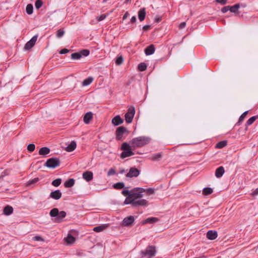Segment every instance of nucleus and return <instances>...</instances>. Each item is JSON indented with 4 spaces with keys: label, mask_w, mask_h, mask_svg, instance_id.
I'll use <instances>...</instances> for the list:
<instances>
[{
    "label": "nucleus",
    "mask_w": 258,
    "mask_h": 258,
    "mask_svg": "<svg viewBox=\"0 0 258 258\" xmlns=\"http://www.w3.org/2000/svg\"><path fill=\"white\" fill-rule=\"evenodd\" d=\"M145 192V189L143 187H137L133 188L131 190L123 189L121 191L122 195L130 194L133 199L138 200L141 199L143 197V192Z\"/></svg>",
    "instance_id": "1"
},
{
    "label": "nucleus",
    "mask_w": 258,
    "mask_h": 258,
    "mask_svg": "<svg viewBox=\"0 0 258 258\" xmlns=\"http://www.w3.org/2000/svg\"><path fill=\"white\" fill-rule=\"evenodd\" d=\"M151 139L146 136H140L133 138L130 141V144L132 146L135 148H140L148 144L151 141Z\"/></svg>",
    "instance_id": "2"
},
{
    "label": "nucleus",
    "mask_w": 258,
    "mask_h": 258,
    "mask_svg": "<svg viewBox=\"0 0 258 258\" xmlns=\"http://www.w3.org/2000/svg\"><path fill=\"white\" fill-rule=\"evenodd\" d=\"M120 150L122 151V153L120 155V157L121 159H124L126 157H130L135 154L133 151L130 143L127 142H123L122 143Z\"/></svg>",
    "instance_id": "3"
},
{
    "label": "nucleus",
    "mask_w": 258,
    "mask_h": 258,
    "mask_svg": "<svg viewBox=\"0 0 258 258\" xmlns=\"http://www.w3.org/2000/svg\"><path fill=\"white\" fill-rule=\"evenodd\" d=\"M156 247L155 245H148L145 250L140 252L141 258H152L156 254Z\"/></svg>",
    "instance_id": "4"
},
{
    "label": "nucleus",
    "mask_w": 258,
    "mask_h": 258,
    "mask_svg": "<svg viewBox=\"0 0 258 258\" xmlns=\"http://www.w3.org/2000/svg\"><path fill=\"white\" fill-rule=\"evenodd\" d=\"M49 215L52 218H54V221L56 222H61L62 219L67 215V213L64 211H59L56 208H53L49 212Z\"/></svg>",
    "instance_id": "5"
},
{
    "label": "nucleus",
    "mask_w": 258,
    "mask_h": 258,
    "mask_svg": "<svg viewBox=\"0 0 258 258\" xmlns=\"http://www.w3.org/2000/svg\"><path fill=\"white\" fill-rule=\"evenodd\" d=\"M130 132L124 126H120L115 131V139L118 141H122L125 139Z\"/></svg>",
    "instance_id": "6"
},
{
    "label": "nucleus",
    "mask_w": 258,
    "mask_h": 258,
    "mask_svg": "<svg viewBox=\"0 0 258 258\" xmlns=\"http://www.w3.org/2000/svg\"><path fill=\"white\" fill-rule=\"evenodd\" d=\"M60 163L59 159L56 157L48 158L44 163V166L54 169L59 166Z\"/></svg>",
    "instance_id": "7"
},
{
    "label": "nucleus",
    "mask_w": 258,
    "mask_h": 258,
    "mask_svg": "<svg viewBox=\"0 0 258 258\" xmlns=\"http://www.w3.org/2000/svg\"><path fill=\"white\" fill-rule=\"evenodd\" d=\"M90 50L87 49H83L79 52L72 53L71 57L72 59L78 60L83 57H87L90 54Z\"/></svg>",
    "instance_id": "8"
},
{
    "label": "nucleus",
    "mask_w": 258,
    "mask_h": 258,
    "mask_svg": "<svg viewBox=\"0 0 258 258\" xmlns=\"http://www.w3.org/2000/svg\"><path fill=\"white\" fill-rule=\"evenodd\" d=\"M135 112V108L134 106H131L128 108L127 112L124 115V118L126 123H131L133 121Z\"/></svg>",
    "instance_id": "9"
},
{
    "label": "nucleus",
    "mask_w": 258,
    "mask_h": 258,
    "mask_svg": "<svg viewBox=\"0 0 258 258\" xmlns=\"http://www.w3.org/2000/svg\"><path fill=\"white\" fill-rule=\"evenodd\" d=\"M135 221V217L133 216H129L125 217L121 222V225L122 226L131 227Z\"/></svg>",
    "instance_id": "10"
},
{
    "label": "nucleus",
    "mask_w": 258,
    "mask_h": 258,
    "mask_svg": "<svg viewBox=\"0 0 258 258\" xmlns=\"http://www.w3.org/2000/svg\"><path fill=\"white\" fill-rule=\"evenodd\" d=\"M141 173V171L135 167L130 168L129 171L125 175L128 178L137 177Z\"/></svg>",
    "instance_id": "11"
},
{
    "label": "nucleus",
    "mask_w": 258,
    "mask_h": 258,
    "mask_svg": "<svg viewBox=\"0 0 258 258\" xmlns=\"http://www.w3.org/2000/svg\"><path fill=\"white\" fill-rule=\"evenodd\" d=\"M38 38V35L33 36L31 39L28 41L25 45L24 49L25 50L31 49L35 45Z\"/></svg>",
    "instance_id": "12"
},
{
    "label": "nucleus",
    "mask_w": 258,
    "mask_h": 258,
    "mask_svg": "<svg viewBox=\"0 0 258 258\" xmlns=\"http://www.w3.org/2000/svg\"><path fill=\"white\" fill-rule=\"evenodd\" d=\"M62 194L61 191L59 189H56L53 191H52L49 196V198H51L52 199L58 200L60 199L61 197Z\"/></svg>",
    "instance_id": "13"
},
{
    "label": "nucleus",
    "mask_w": 258,
    "mask_h": 258,
    "mask_svg": "<svg viewBox=\"0 0 258 258\" xmlns=\"http://www.w3.org/2000/svg\"><path fill=\"white\" fill-rule=\"evenodd\" d=\"M148 201L145 199H138L134 200V205L133 208H136L138 206H147L148 205Z\"/></svg>",
    "instance_id": "14"
},
{
    "label": "nucleus",
    "mask_w": 258,
    "mask_h": 258,
    "mask_svg": "<svg viewBox=\"0 0 258 258\" xmlns=\"http://www.w3.org/2000/svg\"><path fill=\"white\" fill-rule=\"evenodd\" d=\"M155 51V45L153 44H150L144 49V52L147 56L153 54Z\"/></svg>",
    "instance_id": "15"
},
{
    "label": "nucleus",
    "mask_w": 258,
    "mask_h": 258,
    "mask_svg": "<svg viewBox=\"0 0 258 258\" xmlns=\"http://www.w3.org/2000/svg\"><path fill=\"white\" fill-rule=\"evenodd\" d=\"M83 178L86 181H91L93 178V173L90 171H86L83 173Z\"/></svg>",
    "instance_id": "16"
},
{
    "label": "nucleus",
    "mask_w": 258,
    "mask_h": 258,
    "mask_svg": "<svg viewBox=\"0 0 258 258\" xmlns=\"http://www.w3.org/2000/svg\"><path fill=\"white\" fill-rule=\"evenodd\" d=\"M112 123L114 126H118L121 124L123 122V119L119 115L115 116L111 121Z\"/></svg>",
    "instance_id": "17"
},
{
    "label": "nucleus",
    "mask_w": 258,
    "mask_h": 258,
    "mask_svg": "<svg viewBox=\"0 0 258 258\" xmlns=\"http://www.w3.org/2000/svg\"><path fill=\"white\" fill-rule=\"evenodd\" d=\"M218 236V233L215 230H210L207 232V238L210 240H214Z\"/></svg>",
    "instance_id": "18"
},
{
    "label": "nucleus",
    "mask_w": 258,
    "mask_h": 258,
    "mask_svg": "<svg viewBox=\"0 0 258 258\" xmlns=\"http://www.w3.org/2000/svg\"><path fill=\"white\" fill-rule=\"evenodd\" d=\"M64 240L68 245H71L76 241V238L71 233H68L67 236L64 238Z\"/></svg>",
    "instance_id": "19"
},
{
    "label": "nucleus",
    "mask_w": 258,
    "mask_h": 258,
    "mask_svg": "<svg viewBox=\"0 0 258 258\" xmlns=\"http://www.w3.org/2000/svg\"><path fill=\"white\" fill-rule=\"evenodd\" d=\"M93 113L91 111H89L85 114L83 118L84 122L86 124H89L90 122V121L93 118Z\"/></svg>",
    "instance_id": "20"
},
{
    "label": "nucleus",
    "mask_w": 258,
    "mask_h": 258,
    "mask_svg": "<svg viewBox=\"0 0 258 258\" xmlns=\"http://www.w3.org/2000/svg\"><path fill=\"white\" fill-rule=\"evenodd\" d=\"M225 172V169L224 168L223 166H220L218 167L215 172V176L217 178H221L223 175L224 174Z\"/></svg>",
    "instance_id": "21"
},
{
    "label": "nucleus",
    "mask_w": 258,
    "mask_h": 258,
    "mask_svg": "<svg viewBox=\"0 0 258 258\" xmlns=\"http://www.w3.org/2000/svg\"><path fill=\"white\" fill-rule=\"evenodd\" d=\"M159 221V219L156 217H149L143 220L142 222V225H145L148 223L153 224Z\"/></svg>",
    "instance_id": "22"
},
{
    "label": "nucleus",
    "mask_w": 258,
    "mask_h": 258,
    "mask_svg": "<svg viewBox=\"0 0 258 258\" xmlns=\"http://www.w3.org/2000/svg\"><path fill=\"white\" fill-rule=\"evenodd\" d=\"M146 15V9L145 8H141L138 11V18L139 20L142 22L145 19Z\"/></svg>",
    "instance_id": "23"
},
{
    "label": "nucleus",
    "mask_w": 258,
    "mask_h": 258,
    "mask_svg": "<svg viewBox=\"0 0 258 258\" xmlns=\"http://www.w3.org/2000/svg\"><path fill=\"white\" fill-rule=\"evenodd\" d=\"M123 196L126 197V199L123 202V205H132V207H133L135 199H133L130 194H126Z\"/></svg>",
    "instance_id": "24"
},
{
    "label": "nucleus",
    "mask_w": 258,
    "mask_h": 258,
    "mask_svg": "<svg viewBox=\"0 0 258 258\" xmlns=\"http://www.w3.org/2000/svg\"><path fill=\"white\" fill-rule=\"evenodd\" d=\"M13 212V208L9 205L6 206L3 209V214L6 216H9Z\"/></svg>",
    "instance_id": "25"
},
{
    "label": "nucleus",
    "mask_w": 258,
    "mask_h": 258,
    "mask_svg": "<svg viewBox=\"0 0 258 258\" xmlns=\"http://www.w3.org/2000/svg\"><path fill=\"white\" fill-rule=\"evenodd\" d=\"M108 224H103L93 228V231L96 232H100L108 227Z\"/></svg>",
    "instance_id": "26"
},
{
    "label": "nucleus",
    "mask_w": 258,
    "mask_h": 258,
    "mask_svg": "<svg viewBox=\"0 0 258 258\" xmlns=\"http://www.w3.org/2000/svg\"><path fill=\"white\" fill-rule=\"evenodd\" d=\"M76 147V142L75 141H72L66 147V150L68 152H71L75 150Z\"/></svg>",
    "instance_id": "27"
},
{
    "label": "nucleus",
    "mask_w": 258,
    "mask_h": 258,
    "mask_svg": "<svg viewBox=\"0 0 258 258\" xmlns=\"http://www.w3.org/2000/svg\"><path fill=\"white\" fill-rule=\"evenodd\" d=\"M258 118V115L253 116L251 117H250L247 121H246L245 125V131H247V126L250 125L252 124Z\"/></svg>",
    "instance_id": "28"
},
{
    "label": "nucleus",
    "mask_w": 258,
    "mask_h": 258,
    "mask_svg": "<svg viewBox=\"0 0 258 258\" xmlns=\"http://www.w3.org/2000/svg\"><path fill=\"white\" fill-rule=\"evenodd\" d=\"M112 187L116 189H127L129 187H125L124 182H118L113 184Z\"/></svg>",
    "instance_id": "29"
},
{
    "label": "nucleus",
    "mask_w": 258,
    "mask_h": 258,
    "mask_svg": "<svg viewBox=\"0 0 258 258\" xmlns=\"http://www.w3.org/2000/svg\"><path fill=\"white\" fill-rule=\"evenodd\" d=\"M75 183V180L74 178H69L64 183V186L66 188H70L73 187Z\"/></svg>",
    "instance_id": "30"
},
{
    "label": "nucleus",
    "mask_w": 258,
    "mask_h": 258,
    "mask_svg": "<svg viewBox=\"0 0 258 258\" xmlns=\"http://www.w3.org/2000/svg\"><path fill=\"white\" fill-rule=\"evenodd\" d=\"M50 152V150L47 147H43L41 148L39 151V154L42 156H45L48 154Z\"/></svg>",
    "instance_id": "31"
},
{
    "label": "nucleus",
    "mask_w": 258,
    "mask_h": 258,
    "mask_svg": "<svg viewBox=\"0 0 258 258\" xmlns=\"http://www.w3.org/2000/svg\"><path fill=\"white\" fill-rule=\"evenodd\" d=\"M240 5L239 3L236 4L232 6H229V10L231 13L235 14L238 12V9L240 8Z\"/></svg>",
    "instance_id": "32"
},
{
    "label": "nucleus",
    "mask_w": 258,
    "mask_h": 258,
    "mask_svg": "<svg viewBox=\"0 0 258 258\" xmlns=\"http://www.w3.org/2000/svg\"><path fill=\"white\" fill-rule=\"evenodd\" d=\"M248 113V111H244L239 117L238 121L235 124V125H240L241 123L242 122L243 120L244 119L247 114Z\"/></svg>",
    "instance_id": "33"
},
{
    "label": "nucleus",
    "mask_w": 258,
    "mask_h": 258,
    "mask_svg": "<svg viewBox=\"0 0 258 258\" xmlns=\"http://www.w3.org/2000/svg\"><path fill=\"white\" fill-rule=\"evenodd\" d=\"M39 180V178L38 177L34 178V179L29 180L26 183V186L30 187H33V186Z\"/></svg>",
    "instance_id": "34"
},
{
    "label": "nucleus",
    "mask_w": 258,
    "mask_h": 258,
    "mask_svg": "<svg viewBox=\"0 0 258 258\" xmlns=\"http://www.w3.org/2000/svg\"><path fill=\"white\" fill-rule=\"evenodd\" d=\"M162 157V153L159 152L157 154H154L152 155L151 160L153 161H159Z\"/></svg>",
    "instance_id": "35"
},
{
    "label": "nucleus",
    "mask_w": 258,
    "mask_h": 258,
    "mask_svg": "<svg viewBox=\"0 0 258 258\" xmlns=\"http://www.w3.org/2000/svg\"><path fill=\"white\" fill-rule=\"evenodd\" d=\"M227 145V141L226 140H223L219 142L215 146V148L217 149H222L225 147Z\"/></svg>",
    "instance_id": "36"
},
{
    "label": "nucleus",
    "mask_w": 258,
    "mask_h": 258,
    "mask_svg": "<svg viewBox=\"0 0 258 258\" xmlns=\"http://www.w3.org/2000/svg\"><path fill=\"white\" fill-rule=\"evenodd\" d=\"M93 81V78L92 77H89L84 80L82 82L83 86H87L89 85Z\"/></svg>",
    "instance_id": "37"
},
{
    "label": "nucleus",
    "mask_w": 258,
    "mask_h": 258,
    "mask_svg": "<svg viewBox=\"0 0 258 258\" xmlns=\"http://www.w3.org/2000/svg\"><path fill=\"white\" fill-rule=\"evenodd\" d=\"M213 192V188L211 187H205L203 189V194L205 196H208L212 194Z\"/></svg>",
    "instance_id": "38"
},
{
    "label": "nucleus",
    "mask_w": 258,
    "mask_h": 258,
    "mask_svg": "<svg viewBox=\"0 0 258 258\" xmlns=\"http://www.w3.org/2000/svg\"><path fill=\"white\" fill-rule=\"evenodd\" d=\"M26 13L28 15H31L32 14L33 12V5L31 4H29L27 5L26 8Z\"/></svg>",
    "instance_id": "39"
},
{
    "label": "nucleus",
    "mask_w": 258,
    "mask_h": 258,
    "mask_svg": "<svg viewBox=\"0 0 258 258\" xmlns=\"http://www.w3.org/2000/svg\"><path fill=\"white\" fill-rule=\"evenodd\" d=\"M147 66L145 62H141L138 66V69L140 72H143L147 69Z\"/></svg>",
    "instance_id": "40"
},
{
    "label": "nucleus",
    "mask_w": 258,
    "mask_h": 258,
    "mask_svg": "<svg viewBox=\"0 0 258 258\" xmlns=\"http://www.w3.org/2000/svg\"><path fill=\"white\" fill-rule=\"evenodd\" d=\"M61 178H56L52 181L51 184L54 186L58 187L61 184Z\"/></svg>",
    "instance_id": "41"
},
{
    "label": "nucleus",
    "mask_w": 258,
    "mask_h": 258,
    "mask_svg": "<svg viewBox=\"0 0 258 258\" xmlns=\"http://www.w3.org/2000/svg\"><path fill=\"white\" fill-rule=\"evenodd\" d=\"M64 33L65 32L63 29H58L56 32V36L57 38H60L64 35Z\"/></svg>",
    "instance_id": "42"
},
{
    "label": "nucleus",
    "mask_w": 258,
    "mask_h": 258,
    "mask_svg": "<svg viewBox=\"0 0 258 258\" xmlns=\"http://www.w3.org/2000/svg\"><path fill=\"white\" fill-rule=\"evenodd\" d=\"M123 57H122V56L120 55V56L116 57L115 61V63L117 65H120L123 62Z\"/></svg>",
    "instance_id": "43"
},
{
    "label": "nucleus",
    "mask_w": 258,
    "mask_h": 258,
    "mask_svg": "<svg viewBox=\"0 0 258 258\" xmlns=\"http://www.w3.org/2000/svg\"><path fill=\"white\" fill-rule=\"evenodd\" d=\"M35 149V145L32 143L29 144L27 146V150L28 152L31 153L33 152Z\"/></svg>",
    "instance_id": "44"
},
{
    "label": "nucleus",
    "mask_w": 258,
    "mask_h": 258,
    "mask_svg": "<svg viewBox=\"0 0 258 258\" xmlns=\"http://www.w3.org/2000/svg\"><path fill=\"white\" fill-rule=\"evenodd\" d=\"M43 2L41 0H36L35 3V6L36 9H39L42 6Z\"/></svg>",
    "instance_id": "45"
},
{
    "label": "nucleus",
    "mask_w": 258,
    "mask_h": 258,
    "mask_svg": "<svg viewBox=\"0 0 258 258\" xmlns=\"http://www.w3.org/2000/svg\"><path fill=\"white\" fill-rule=\"evenodd\" d=\"M9 173L10 170L8 169H6L3 171L0 175V180H3V178L6 176L8 175Z\"/></svg>",
    "instance_id": "46"
},
{
    "label": "nucleus",
    "mask_w": 258,
    "mask_h": 258,
    "mask_svg": "<svg viewBox=\"0 0 258 258\" xmlns=\"http://www.w3.org/2000/svg\"><path fill=\"white\" fill-rule=\"evenodd\" d=\"M145 191L149 195H153L155 194V189L150 187L147 189H145Z\"/></svg>",
    "instance_id": "47"
},
{
    "label": "nucleus",
    "mask_w": 258,
    "mask_h": 258,
    "mask_svg": "<svg viewBox=\"0 0 258 258\" xmlns=\"http://www.w3.org/2000/svg\"><path fill=\"white\" fill-rule=\"evenodd\" d=\"M116 173V171L113 168H110L108 172H107V175L108 176H111L114 175Z\"/></svg>",
    "instance_id": "48"
},
{
    "label": "nucleus",
    "mask_w": 258,
    "mask_h": 258,
    "mask_svg": "<svg viewBox=\"0 0 258 258\" xmlns=\"http://www.w3.org/2000/svg\"><path fill=\"white\" fill-rule=\"evenodd\" d=\"M106 17V16L105 14H102L99 16H98L96 18V19L98 21H101L105 19V18Z\"/></svg>",
    "instance_id": "49"
},
{
    "label": "nucleus",
    "mask_w": 258,
    "mask_h": 258,
    "mask_svg": "<svg viewBox=\"0 0 258 258\" xmlns=\"http://www.w3.org/2000/svg\"><path fill=\"white\" fill-rule=\"evenodd\" d=\"M33 240L37 241H44V239L40 236H35L33 237Z\"/></svg>",
    "instance_id": "50"
},
{
    "label": "nucleus",
    "mask_w": 258,
    "mask_h": 258,
    "mask_svg": "<svg viewBox=\"0 0 258 258\" xmlns=\"http://www.w3.org/2000/svg\"><path fill=\"white\" fill-rule=\"evenodd\" d=\"M71 50L67 48H63L59 51V53L61 54H66L69 52Z\"/></svg>",
    "instance_id": "51"
},
{
    "label": "nucleus",
    "mask_w": 258,
    "mask_h": 258,
    "mask_svg": "<svg viewBox=\"0 0 258 258\" xmlns=\"http://www.w3.org/2000/svg\"><path fill=\"white\" fill-rule=\"evenodd\" d=\"M227 1L228 0H216V2L222 5H224L227 4Z\"/></svg>",
    "instance_id": "52"
},
{
    "label": "nucleus",
    "mask_w": 258,
    "mask_h": 258,
    "mask_svg": "<svg viewBox=\"0 0 258 258\" xmlns=\"http://www.w3.org/2000/svg\"><path fill=\"white\" fill-rule=\"evenodd\" d=\"M229 6H225V7H224L223 8H222L221 9V12L223 13H226V12H227L229 10Z\"/></svg>",
    "instance_id": "53"
},
{
    "label": "nucleus",
    "mask_w": 258,
    "mask_h": 258,
    "mask_svg": "<svg viewBox=\"0 0 258 258\" xmlns=\"http://www.w3.org/2000/svg\"><path fill=\"white\" fill-rule=\"evenodd\" d=\"M151 28V26L149 25H146L145 26H143V30L144 31H148Z\"/></svg>",
    "instance_id": "54"
},
{
    "label": "nucleus",
    "mask_w": 258,
    "mask_h": 258,
    "mask_svg": "<svg viewBox=\"0 0 258 258\" xmlns=\"http://www.w3.org/2000/svg\"><path fill=\"white\" fill-rule=\"evenodd\" d=\"M162 20V17L160 16L156 17L155 18V22L158 23L160 22Z\"/></svg>",
    "instance_id": "55"
},
{
    "label": "nucleus",
    "mask_w": 258,
    "mask_h": 258,
    "mask_svg": "<svg viewBox=\"0 0 258 258\" xmlns=\"http://www.w3.org/2000/svg\"><path fill=\"white\" fill-rule=\"evenodd\" d=\"M185 26H186V22H183L180 24L179 27L180 29H183V28H185Z\"/></svg>",
    "instance_id": "56"
},
{
    "label": "nucleus",
    "mask_w": 258,
    "mask_h": 258,
    "mask_svg": "<svg viewBox=\"0 0 258 258\" xmlns=\"http://www.w3.org/2000/svg\"><path fill=\"white\" fill-rule=\"evenodd\" d=\"M136 21H137L136 16H133L131 19V22L132 23H134L136 22Z\"/></svg>",
    "instance_id": "57"
},
{
    "label": "nucleus",
    "mask_w": 258,
    "mask_h": 258,
    "mask_svg": "<svg viewBox=\"0 0 258 258\" xmlns=\"http://www.w3.org/2000/svg\"><path fill=\"white\" fill-rule=\"evenodd\" d=\"M128 16H129V13H128V12H125V13L124 14V15L122 17V20H125L128 17Z\"/></svg>",
    "instance_id": "58"
},
{
    "label": "nucleus",
    "mask_w": 258,
    "mask_h": 258,
    "mask_svg": "<svg viewBox=\"0 0 258 258\" xmlns=\"http://www.w3.org/2000/svg\"><path fill=\"white\" fill-rule=\"evenodd\" d=\"M252 195L254 196L258 195V187L252 192Z\"/></svg>",
    "instance_id": "59"
},
{
    "label": "nucleus",
    "mask_w": 258,
    "mask_h": 258,
    "mask_svg": "<svg viewBox=\"0 0 258 258\" xmlns=\"http://www.w3.org/2000/svg\"><path fill=\"white\" fill-rule=\"evenodd\" d=\"M125 172V170L124 169H122L120 170L119 171L120 174H123Z\"/></svg>",
    "instance_id": "60"
}]
</instances>
